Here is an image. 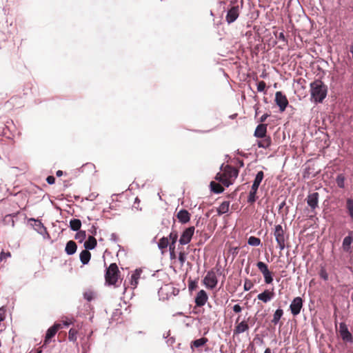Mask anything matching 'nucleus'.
<instances>
[{"instance_id":"1","label":"nucleus","mask_w":353,"mask_h":353,"mask_svg":"<svg viewBox=\"0 0 353 353\" xmlns=\"http://www.w3.org/2000/svg\"><path fill=\"white\" fill-rule=\"evenodd\" d=\"M311 99L315 103H322L327 94V85L319 79L312 82L310 85Z\"/></svg>"},{"instance_id":"2","label":"nucleus","mask_w":353,"mask_h":353,"mask_svg":"<svg viewBox=\"0 0 353 353\" xmlns=\"http://www.w3.org/2000/svg\"><path fill=\"white\" fill-rule=\"evenodd\" d=\"M120 271L115 263H111L106 269L105 274V283L110 285L117 287V283L119 280Z\"/></svg>"},{"instance_id":"3","label":"nucleus","mask_w":353,"mask_h":353,"mask_svg":"<svg viewBox=\"0 0 353 353\" xmlns=\"http://www.w3.org/2000/svg\"><path fill=\"white\" fill-rule=\"evenodd\" d=\"M274 235L279 249L281 250H284L285 248V241L288 239V236H285V230L281 225H277L275 227Z\"/></svg>"},{"instance_id":"4","label":"nucleus","mask_w":353,"mask_h":353,"mask_svg":"<svg viewBox=\"0 0 353 353\" xmlns=\"http://www.w3.org/2000/svg\"><path fill=\"white\" fill-rule=\"evenodd\" d=\"M259 270L262 273L264 277V281L266 284H270L273 281L272 273L269 270L268 265L262 261L256 263Z\"/></svg>"},{"instance_id":"5","label":"nucleus","mask_w":353,"mask_h":353,"mask_svg":"<svg viewBox=\"0 0 353 353\" xmlns=\"http://www.w3.org/2000/svg\"><path fill=\"white\" fill-rule=\"evenodd\" d=\"M203 283L205 286L209 289H214L216 288L218 283V279L216 277V272L212 269L208 272L206 276L203 279Z\"/></svg>"},{"instance_id":"6","label":"nucleus","mask_w":353,"mask_h":353,"mask_svg":"<svg viewBox=\"0 0 353 353\" xmlns=\"http://www.w3.org/2000/svg\"><path fill=\"white\" fill-rule=\"evenodd\" d=\"M303 299L300 296L295 297L292 300L290 305V310L293 316H297L300 314L303 307Z\"/></svg>"},{"instance_id":"7","label":"nucleus","mask_w":353,"mask_h":353,"mask_svg":"<svg viewBox=\"0 0 353 353\" xmlns=\"http://www.w3.org/2000/svg\"><path fill=\"white\" fill-rule=\"evenodd\" d=\"M240 13V7L239 5H234L228 10L225 20L228 23H232L236 20Z\"/></svg>"},{"instance_id":"8","label":"nucleus","mask_w":353,"mask_h":353,"mask_svg":"<svg viewBox=\"0 0 353 353\" xmlns=\"http://www.w3.org/2000/svg\"><path fill=\"white\" fill-rule=\"evenodd\" d=\"M194 233V227H189L186 228L182 233L180 239L179 243L181 245H186L190 242L192 236Z\"/></svg>"},{"instance_id":"9","label":"nucleus","mask_w":353,"mask_h":353,"mask_svg":"<svg viewBox=\"0 0 353 353\" xmlns=\"http://www.w3.org/2000/svg\"><path fill=\"white\" fill-rule=\"evenodd\" d=\"M275 101L276 105L279 107L281 112H283L288 105V100L286 96L279 91L276 92Z\"/></svg>"},{"instance_id":"10","label":"nucleus","mask_w":353,"mask_h":353,"mask_svg":"<svg viewBox=\"0 0 353 353\" xmlns=\"http://www.w3.org/2000/svg\"><path fill=\"white\" fill-rule=\"evenodd\" d=\"M62 328V325L60 323H54L52 327H50L46 332L44 345L49 343L52 338H53L58 330Z\"/></svg>"},{"instance_id":"11","label":"nucleus","mask_w":353,"mask_h":353,"mask_svg":"<svg viewBox=\"0 0 353 353\" xmlns=\"http://www.w3.org/2000/svg\"><path fill=\"white\" fill-rule=\"evenodd\" d=\"M240 320V316H238V318L236 320L235 322V327L234 329V334L238 335L239 334H241L249 329L248 323L246 321L243 320L241 322L239 323Z\"/></svg>"},{"instance_id":"12","label":"nucleus","mask_w":353,"mask_h":353,"mask_svg":"<svg viewBox=\"0 0 353 353\" xmlns=\"http://www.w3.org/2000/svg\"><path fill=\"white\" fill-rule=\"evenodd\" d=\"M274 289H272V290H265L257 295V299L266 303L274 298Z\"/></svg>"},{"instance_id":"13","label":"nucleus","mask_w":353,"mask_h":353,"mask_svg":"<svg viewBox=\"0 0 353 353\" xmlns=\"http://www.w3.org/2000/svg\"><path fill=\"white\" fill-rule=\"evenodd\" d=\"M32 225L38 233L43 236L44 239L50 238L47 231V226L44 225L42 222H34V224Z\"/></svg>"},{"instance_id":"14","label":"nucleus","mask_w":353,"mask_h":353,"mask_svg":"<svg viewBox=\"0 0 353 353\" xmlns=\"http://www.w3.org/2000/svg\"><path fill=\"white\" fill-rule=\"evenodd\" d=\"M319 194L318 192L310 194L307 196V203L312 210H314L318 207Z\"/></svg>"},{"instance_id":"15","label":"nucleus","mask_w":353,"mask_h":353,"mask_svg":"<svg viewBox=\"0 0 353 353\" xmlns=\"http://www.w3.org/2000/svg\"><path fill=\"white\" fill-rule=\"evenodd\" d=\"M208 299V296L205 291L203 290H200L195 298L196 305L198 307L203 306L207 302Z\"/></svg>"},{"instance_id":"16","label":"nucleus","mask_w":353,"mask_h":353,"mask_svg":"<svg viewBox=\"0 0 353 353\" xmlns=\"http://www.w3.org/2000/svg\"><path fill=\"white\" fill-rule=\"evenodd\" d=\"M267 125L261 123L255 129L254 135L257 138H262L267 136Z\"/></svg>"},{"instance_id":"17","label":"nucleus","mask_w":353,"mask_h":353,"mask_svg":"<svg viewBox=\"0 0 353 353\" xmlns=\"http://www.w3.org/2000/svg\"><path fill=\"white\" fill-rule=\"evenodd\" d=\"M227 173H225V170L223 172H219L216 175V180L222 183L225 186L228 187L232 182L227 178Z\"/></svg>"},{"instance_id":"18","label":"nucleus","mask_w":353,"mask_h":353,"mask_svg":"<svg viewBox=\"0 0 353 353\" xmlns=\"http://www.w3.org/2000/svg\"><path fill=\"white\" fill-rule=\"evenodd\" d=\"M351 234H352V232L350 233V234L348 236L345 237V239H343V245H342L343 250L348 253L352 252L351 244L353 241V238L351 236Z\"/></svg>"},{"instance_id":"19","label":"nucleus","mask_w":353,"mask_h":353,"mask_svg":"<svg viewBox=\"0 0 353 353\" xmlns=\"http://www.w3.org/2000/svg\"><path fill=\"white\" fill-rule=\"evenodd\" d=\"M264 177V174L263 171H259L256 175L253 184L252 185V190L257 191L260 183H261Z\"/></svg>"},{"instance_id":"20","label":"nucleus","mask_w":353,"mask_h":353,"mask_svg":"<svg viewBox=\"0 0 353 353\" xmlns=\"http://www.w3.org/2000/svg\"><path fill=\"white\" fill-rule=\"evenodd\" d=\"M141 272L142 271L141 270H136L132 274L130 279V285H132V288H137L139 283V279H140L141 276Z\"/></svg>"},{"instance_id":"21","label":"nucleus","mask_w":353,"mask_h":353,"mask_svg":"<svg viewBox=\"0 0 353 353\" xmlns=\"http://www.w3.org/2000/svg\"><path fill=\"white\" fill-rule=\"evenodd\" d=\"M261 139H262L259 141L257 143L259 148H262L265 149L269 148L272 143L270 137L265 136L264 137H262Z\"/></svg>"},{"instance_id":"22","label":"nucleus","mask_w":353,"mask_h":353,"mask_svg":"<svg viewBox=\"0 0 353 353\" xmlns=\"http://www.w3.org/2000/svg\"><path fill=\"white\" fill-rule=\"evenodd\" d=\"M176 217L179 221H190V214L186 210H180L176 213Z\"/></svg>"},{"instance_id":"23","label":"nucleus","mask_w":353,"mask_h":353,"mask_svg":"<svg viewBox=\"0 0 353 353\" xmlns=\"http://www.w3.org/2000/svg\"><path fill=\"white\" fill-rule=\"evenodd\" d=\"M225 173H227V178L230 179V181L232 182V181L234 179H236L238 176V171L237 170L232 168V167H228L225 169Z\"/></svg>"},{"instance_id":"24","label":"nucleus","mask_w":353,"mask_h":353,"mask_svg":"<svg viewBox=\"0 0 353 353\" xmlns=\"http://www.w3.org/2000/svg\"><path fill=\"white\" fill-rule=\"evenodd\" d=\"M77 244L73 241H69L65 246V251L68 254H73L77 250Z\"/></svg>"},{"instance_id":"25","label":"nucleus","mask_w":353,"mask_h":353,"mask_svg":"<svg viewBox=\"0 0 353 353\" xmlns=\"http://www.w3.org/2000/svg\"><path fill=\"white\" fill-rule=\"evenodd\" d=\"M90 257H91V254L87 250H83L80 253V260H81V263L84 265L87 264L90 261Z\"/></svg>"},{"instance_id":"26","label":"nucleus","mask_w":353,"mask_h":353,"mask_svg":"<svg viewBox=\"0 0 353 353\" xmlns=\"http://www.w3.org/2000/svg\"><path fill=\"white\" fill-rule=\"evenodd\" d=\"M208 341V339L205 337L194 340L191 343V348L193 349L194 347H200L203 346Z\"/></svg>"},{"instance_id":"27","label":"nucleus","mask_w":353,"mask_h":353,"mask_svg":"<svg viewBox=\"0 0 353 353\" xmlns=\"http://www.w3.org/2000/svg\"><path fill=\"white\" fill-rule=\"evenodd\" d=\"M283 314V310L280 308L277 309L274 313L272 323L274 325H276L279 323L281 318L282 317Z\"/></svg>"},{"instance_id":"28","label":"nucleus","mask_w":353,"mask_h":353,"mask_svg":"<svg viewBox=\"0 0 353 353\" xmlns=\"http://www.w3.org/2000/svg\"><path fill=\"white\" fill-rule=\"evenodd\" d=\"M210 187L212 191L214 192V193H221L224 190V188L221 186V185L214 181H212L210 183Z\"/></svg>"},{"instance_id":"29","label":"nucleus","mask_w":353,"mask_h":353,"mask_svg":"<svg viewBox=\"0 0 353 353\" xmlns=\"http://www.w3.org/2000/svg\"><path fill=\"white\" fill-rule=\"evenodd\" d=\"M230 207L229 201H223L218 208V213L219 214H225L228 212Z\"/></svg>"},{"instance_id":"30","label":"nucleus","mask_w":353,"mask_h":353,"mask_svg":"<svg viewBox=\"0 0 353 353\" xmlns=\"http://www.w3.org/2000/svg\"><path fill=\"white\" fill-rule=\"evenodd\" d=\"M97 245V240L93 236H90L88 240L85 242V247L86 249L92 250Z\"/></svg>"},{"instance_id":"31","label":"nucleus","mask_w":353,"mask_h":353,"mask_svg":"<svg viewBox=\"0 0 353 353\" xmlns=\"http://www.w3.org/2000/svg\"><path fill=\"white\" fill-rule=\"evenodd\" d=\"M340 336L342 338V339L344 341H347V342H352V334L349 332L348 329L347 330H343L341 334H340Z\"/></svg>"},{"instance_id":"32","label":"nucleus","mask_w":353,"mask_h":353,"mask_svg":"<svg viewBox=\"0 0 353 353\" xmlns=\"http://www.w3.org/2000/svg\"><path fill=\"white\" fill-rule=\"evenodd\" d=\"M346 208L347 212L350 216V217L353 219V199H347L346 201Z\"/></svg>"},{"instance_id":"33","label":"nucleus","mask_w":353,"mask_h":353,"mask_svg":"<svg viewBox=\"0 0 353 353\" xmlns=\"http://www.w3.org/2000/svg\"><path fill=\"white\" fill-rule=\"evenodd\" d=\"M169 245V241L168 239L166 237H163L159 240V242L158 243V246L159 249L163 250L167 248L168 245Z\"/></svg>"},{"instance_id":"34","label":"nucleus","mask_w":353,"mask_h":353,"mask_svg":"<svg viewBox=\"0 0 353 353\" xmlns=\"http://www.w3.org/2000/svg\"><path fill=\"white\" fill-rule=\"evenodd\" d=\"M77 330L74 328H71L68 332V339L70 341L76 342L77 339Z\"/></svg>"},{"instance_id":"35","label":"nucleus","mask_w":353,"mask_h":353,"mask_svg":"<svg viewBox=\"0 0 353 353\" xmlns=\"http://www.w3.org/2000/svg\"><path fill=\"white\" fill-rule=\"evenodd\" d=\"M248 243L250 245L258 246L261 244V240L259 238L255 236H250L248 239Z\"/></svg>"},{"instance_id":"36","label":"nucleus","mask_w":353,"mask_h":353,"mask_svg":"<svg viewBox=\"0 0 353 353\" xmlns=\"http://www.w3.org/2000/svg\"><path fill=\"white\" fill-rule=\"evenodd\" d=\"M336 182L339 188H343L345 187V176L341 174H339L336 176Z\"/></svg>"},{"instance_id":"37","label":"nucleus","mask_w":353,"mask_h":353,"mask_svg":"<svg viewBox=\"0 0 353 353\" xmlns=\"http://www.w3.org/2000/svg\"><path fill=\"white\" fill-rule=\"evenodd\" d=\"M319 274L320 277L323 279L324 281L328 280V274L324 267L321 268Z\"/></svg>"},{"instance_id":"38","label":"nucleus","mask_w":353,"mask_h":353,"mask_svg":"<svg viewBox=\"0 0 353 353\" xmlns=\"http://www.w3.org/2000/svg\"><path fill=\"white\" fill-rule=\"evenodd\" d=\"M256 192L257 191L251 189V190L249 193L248 199L249 203H252L256 201Z\"/></svg>"},{"instance_id":"39","label":"nucleus","mask_w":353,"mask_h":353,"mask_svg":"<svg viewBox=\"0 0 353 353\" xmlns=\"http://www.w3.org/2000/svg\"><path fill=\"white\" fill-rule=\"evenodd\" d=\"M253 285H254V284L252 282V281H250L249 279H245L244 286H243L244 290L245 291L250 290L253 287Z\"/></svg>"},{"instance_id":"40","label":"nucleus","mask_w":353,"mask_h":353,"mask_svg":"<svg viewBox=\"0 0 353 353\" xmlns=\"http://www.w3.org/2000/svg\"><path fill=\"white\" fill-rule=\"evenodd\" d=\"M197 288V282L196 281L188 280V288L190 291H192Z\"/></svg>"},{"instance_id":"41","label":"nucleus","mask_w":353,"mask_h":353,"mask_svg":"<svg viewBox=\"0 0 353 353\" xmlns=\"http://www.w3.org/2000/svg\"><path fill=\"white\" fill-rule=\"evenodd\" d=\"M266 83L263 81H261L257 84V91L263 92L265 89Z\"/></svg>"},{"instance_id":"42","label":"nucleus","mask_w":353,"mask_h":353,"mask_svg":"<svg viewBox=\"0 0 353 353\" xmlns=\"http://www.w3.org/2000/svg\"><path fill=\"white\" fill-rule=\"evenodd\" d=\"M70 223L71 228L74 231L79 230L81 225V222H70Z\"/></svg>"},{"instance_id":"43","label":"nucleus","mask_w":353,"mask_h":353,"mask_svg":"<svg viewBox=\"0 0 353 353\" xmlns=\"http://www.w3.org/2000/svg\"><path fill=\"white\" fill-rule=\"evenodd\" d=\"M185 254L183 252H180L179 254V260L181 265H183L185 261Z\"/></svg>"},{"instance_id":"44","label":"nucleus","mask_w":353,"mask_h":353,"mask_svg":"<svg viewBox=\"0 0 353 353\" xmlns=\"http://www.w3.org/2000/svg\"><path fill=\"white\" fill-rule=\"evenodd\" d=\"M10 256H11L10 252H4L3 251H2L0 254V261H2L3 259H6Z\"/></svg>"},{"instance_id":"45","label":"nucleus","mask_w":353,"mask_h":353,"mask_svg":"<svg viewBox=\"0 0 353 353\" xmlns=\"http://www.w3.org/2000/svg\"><path fill=\"white\" fill-rule=\"evenodd\" d=\"M170 238L172 240V244H174L175 242L177 240V238H178L177 233H176V232H171L170 234Z\"/></svg>"},{"instance_id":"46","label":"nucleus","mask_w":353,"mask_h":353,"mask_svg":"<svg viewBox=\"0 0 353 353\" xmlns=\"http://www.w3.org/2000/svg\"><path fill=\"white\" fill-rule=\"evenodd\" d=\"M348 328L344 322H341L339 325V333L341 334L343 330H347Z\"/></svg>"},{"instance_id":"47","label":"nucleus","mask_w":353,"mask_h":353,"mask_svg":"<svg viewBox=\"0 0 353 353\" xmlns=\"http://www.w3.org/2000/svg\"><path fill=\"white\" fill-rule=\"evenodd\" d=\"M233 311L235 313H239L242 311V307L239 304L234 305L233 306Z\"/></svg>"},{"instance_id":"48","label":"nucleus","mask_w":353,"mask_h":353,"mask_svg":"<svg viewBox=\"0 0 353 353\" xmlns=\"http://www.w3.org/2000/svg\"><path fill=\"white\" fill-rule=\"evenodd\" d=\"M46 181L49 184H54L55 182V178L53 176H48L46 179Z\"/></svg>"},{"instance_id":"49","label":"nucleus","mask_w":353,"mask_h":353,"mask_svg":"<svg viewBox=\"0 0 353 353\" xmlns=\"http://www.w3.org/2000/svg\"><path fill=\"white\" fill-rule=\"evenodd\" d=\"M270 117V114H268V113H265V114H263V115L261 117V118H260V119H259V121H260L261 123H263V122L267 119V118H268V117Z\"/></svg>"},{"instance_id":"50","label":"nucleus","mask_w":353,"mask_h":353,"mask_svg":"<svg viewBox=\"0 0 353 353\" xmlns=\"http://www.w3.org/2000/svg\"><path fill=\"white\" fill-rule=\"evenodd\" d=\"M4 313H5V310L3 308H1L0 309V321H2L4 320V319H5Z\"/></svg>"},{"instance_id":"51","label":"nucleus","mask_w":353,"mask_h":353,"mask_svg":"<svg viewBox=\"0 0 353 353\" xmlns=\"http://www.w3.org/2000/svg\"><path fill=\"white\" fill-rule=\"evenodd\" d=\"M84 297L85 299H87L88 301H91L92 299V296L91 295V294H89V293H85L84 294Z\"/></svg>"},{"instance_id":"52","label":"nucleus","mask_w":353,"mask_h":353,"mask_svg":"<svg viewBox=\"0 0 353 353\" xmlns=\"http://www.w3.org/2000/svg\"><path fill=\"white\" fill-rule=\"evenodd\" d=\"M139 202H140V200L138 198H136L133 208L138 209Z\"/></svg>"},{"instance_id":"53","label":"nucleus","mask_w":353,"mask_h":353,"mask_svg":"<svg viewBox=\"0 0 353 353\" xmlns=\"http://www.w3.org/2000/svg\"><path fill=\"white\" fill-rule=\"evenodd\" d=\"M278 38L283 41H285V37L283 32H280Z\"/></svg>"},{"instance_id":"54","label":"nucleus","mask_w":353,"mask_h":353,"mask_svg":"<svg viewBox=\"0 0 353 353\" xmlns=\"http://www.w3.org/2000/svg\"><path fill=\"white\" fill-rule=\"evenodd\" d=\"M174 244H172V243H171L170 244V252L174 251Z\"/></svg>"},{"instance_id":"55","label":"nucleus","mask_w":353,"mask_h":353,"mask_svg":"<svg viewBox=\"0 0 353 353\" xmlns=\"http://www.w3.org/2000/svg\"><path fill=\"white\" fill-rule=\"evenodd\" d=\"M56 175H57V176H62V175H63V171H61V170H58V171L56 172Z\"/></svg>"},{"instance_id":"56","label":"nucleus","mask_w":353,"mask_h":353,"mask_svg":"<svg viewBox=\"0 0 353 353\" xmlns=\"http://www.w3.org/2000/svg\"><path fill=\"white\" fill-rule=\"evenodd\" d=\"M175 256H175V252H174V251H172V252H170V257H171L172 259H174V258H175Z\"/></svg>"},{"instance_id":"57","label":"nucleus","mask_w":353,"mask_h":353,"mask_svg":"<svg viewBox=\"0 0 353 353\" xmlns=\"http://www.w3.org/2000/svg\"><path fill=\"white\" fill-rule=\"evenodd\" d=\"M264 353H272L270 348H269V347L266 348Z\"/></svg>"},{"instance_id":"58","label":"nucleus","mask_w":353,"mask_h":353,"mask_svg":"<svg viewBox=\"0 0 353 353\" xmlns=\"http://www.w3.org/2000/svg\"><path fill=\"white\" fill-rule=\"evenodd\" d=\"M71 323L68 321H64L63 325L65 326H68Z\"/></svg>"},{"instance_id":"59","label":"nucleus","mask_w":353,"mask_h":353,"mask_svg":"<svg viewBox=\"0 0 353 353\" xmlns=\"http://www.w3.org/2000/svg\"><path fill=\"white\" fill-rule=\"evenodd\" d=\"M231 3L235 4L236 3H237V0H233L231 1Z\"/></svg>"},{"instance_id":"60","label":"nucleus","mask_w":353,"mask_h":353,"mask_svg":"<svg viewBox=\"0 0 353 353\" xmlns=\"http://www.w3.org/2000/svg\"><path fill=\"white\" fill-rule=\"evenodd\" d=\"M70 221H80V220L78 219H72Z\"/></svg>"},{"instance_id":"61","label":"nucleus","mask_w":353,"mask_h":353,"mask_svg":"<svg viewBox=\"0 0 353 353\" xmlns=\"http://www.w3.org/2000/svg\"><path fill=\"white\" fill-rule=\"evenodd\" d=\"M28 221H37V220L34 218H30Z\"/></svg>"},{"instance_id":"62","label":"nucleus","mask_w":353,"mask_h":353,"mask_svg":"<svg viewBox=\"0 0 353 353\" xmlns=\"http://www.w3.org/2000/svg\"><path fill=\"white\" fill-rule=\"evenodd\" d=\"M88 166H90V167H94V165L90 163V164H87Z\"/></svg>"},{"instance_id":"63","label":"nucleus","mask_w":353,"mask_h":353,"mask_svg":"<svg viewBox=\"0 0 353 353\" xmlns=\"http://www.w3.org/2000/svg\"><path fill=\"white\" fill-rule=\"evenodd\" d=\"M243 0H241V7H242V6H243Z\"/></svg>"},{"instance_id":"64","label":"nucleus","mask_w":353,"mask_h":353,"mask_svg":"<svg viewBox=\"0 0 353 353\" xmlns=\"http://www.w3.org/2000/svg\"><path fill=\"white\" fill-rule=\"evenodd\" d=\"M36 353H41V350L37 351Z\"/></svg>"}]
</instances>
